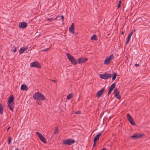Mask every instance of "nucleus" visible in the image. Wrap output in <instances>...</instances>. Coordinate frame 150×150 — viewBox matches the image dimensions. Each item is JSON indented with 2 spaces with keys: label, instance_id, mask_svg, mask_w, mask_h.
Instances as JSON below:
<instances>
[{
  "label": "nucleus",
  "instance_id": "nucleus-1",
  "mask_svg": "<svg viewBox=\"0 0 150 150\" xmlns=\"http://www.w3.org/2000/svg\"><path fill=\"white\" fill-rule=\"evenodd\" d=\"M33 97L35 100H37V103L39 105H41L42 103L41 101H43L46 99L44 95L39 92L35 93L33 94Z\"/></svg>",
  "mask_w": 150,
  "mask_h": 150
},
{
  "label": "nucleus",
  "instance_id": "nucleus-2",
  "mask_svg": "<svg viewBox=\"0 0 150 150\" xmlns=\"http://www.w3.org/2000/svg\"><path fill=\"white\" fill-rule=\"evenodd\" d=\"M67 55L69 60L72 64L74 65L76 64L77 62L73 57L68 53H67Z\"/></svg>",
  "mask_w": 150,
  "mask_h": 150
},
{
  "label": "nucleus",
  "instance_id": "nucleus-3",
  "mask_svg": "<svg viewBox=\"0 0 150 150\" xmlns=\"http://www.w3.org/2000/svg\"><path fill=\"white\" fill-rule=\"evenodd\" d=\"M75 142V141L74 139H69L64 140L63 141L64 144L69 145H71Z\"/></svg>",
  "mask_w": 150,
  "mask_h": 150
},
{
  "label": "nucleus",
  "instance_id": "nucleus-4",
  "mask_svg": "<svg viewBox=\"0 0 150 150\" xmlns=\"http://www.w3.org/2000/svg\"><path fill=\"white\" fill-rule=\"evenodd\" d=\"M112 76V74H107L105 73L104 74H100V77L104 79H107Z\"/></svg>",
  "mask_w": 150,
  "mask_h": 150
},
{
  "label": "nucleus",
  "instance_id": "nucleus-5",
  "mask_svg": "<svg viewBox=\"0 0 150 150\" xmlns=\"http://www.w3.org/2000/svg\"><path fill=\"white\" fill-rule=\"evenodd\" d=\"M127 116L128 120L130 124L133 125H135V123L134 122L133 118L130 115L129 113H128L127 115Z\"/></svg>",
  "mask_w": 150,
  "mask_h": 150
},
{
  "label": "nucleus",
  "instance_id": "nucleus-6",
  "mask_svg": "<svg viewBox=\"0 0 150 150\" xmlns=\"http://www.w3.org/2000/svg\"><path fill=\"white\" fill-rule=\"evenodd\" d=\"M127 116L128 120L130 124L133 125H135V123L134 122L133 118L130 115L129 113H128L127 115Z\"/></svg>",
  "mask_w": 150,
  "mask_h": 150
},
{
  "label": "nucleus",
  "instance_id": "nucleus-7",
  "mask_svg": "<svg viewBox=\"0 0 150 150\" xmlns=\"http://www.w3.org/2000/svg\"><path fill=\"white\" fill-rule=\"evenodd\" d=\"M36 134L37 135L38 137L43 142L46 144L47 143V142L45 139L44 137L42 135V134L38 132H36Z\"/></svg>",
  "mask_w": 150,
  "mask_h": 150
},
{
  "label": "nucleus",
  "instance_id": "nucleus-8",
  "mask_svg": "<svg viewBox=\"0 0 150 150\" xmlns=\"http://www.w3.org/2000/svg\"><path fill=\"white\" fill-rule=\"evenodd\" d=\"M30 66L32 67L40 68L41 66L40 64L37 61H35L31 63L30 64Z\"/></svg>",
  "mask_w": 150,
  "mask_h": 150
},
{
  "label": "nucleus",
  "instance_id": "nucleus-9",
  "mask_svg": "<svg viewBox=\"0 0 150 150\" xmlns=\"http://www.w3.org/2000/svg\"><path fill=\"white\" fill-rule=\"evenodd\" d=\"M27 23L24 22H21L18 25V27L20 28H25L27 26Z\"/></svg>",
  "mask_w": 150,
  "mask_h": 150
},
{
  "label": "nucleus",
  "instance_id": "nucleus-10",
  "mask_svg": "<svg viewBox=\"0 0 150 150\" xmlns=\"http://www.w3.org/2000/svg\"><path fill=\"white\" fill-rule=\"evenodd\" d=\"M115 84L114 83H112L111 86L109 87V90L108 93V95L109 96L113 90V89L115 88Z\"/></svg>",
  "mask_w": 150,
  "mask_h": 150
},
{
  "label": "nucleus",
  "instance_id": "nucleus-11",
  "mask_svg": "<svg viewBox=\"0 0 150 150\" xmlns=\"http://www.w3.org/2000/svg\"><path fill=\"white\" fill-rule=\"evenodd\" d=\"M88 60L87 58H79L78 60V62L79 64H81L85 62Z\"/></svg>",
  "mask_w": 150,
  "mask_h": 150
},
{
  "label": "nucleus",
  "instance_id": "nucleus-12",
  "mask_svg": "<svg viewBox=\"0 0 150 150\" xmlns=\"http://www.w3.org/2000/svg\"><path fill=\"white\" fill-rule=\"evenodd\" d=\"M143 135V134H136L131 137V138L133 139H136L142 137Z\"/></svg>",
  "mask_w": 150,
  "mask_h": 150
},
{
  "label": "nucleus",
  "instance_id": "nucleus-13",
  "mask_svg": "<svg viewBox=\"0 0 150 150\" xmlns=\"http://www.w3.org/2000/svg\"><path fill=\"white\" fill-rule=\"evenodd\" d=\"M69 30L70 33H73V34H75L74 32V23H73L70 27H69Z\"/></svg>",
  "mask_w": 150,
  "mask_h": 150
},
{
  "label": "nucleus",
  "instance_id": "nucleus-14",
  "mask_svg": "<svg viewBox=\"0 0 150 150\" xmlns=\"http://www.w3.org/2000/svg\"><path fill=\"white\" fill-rule=\"evenodd\" d=\"M8 105L10 109L12 112L13 111L14 108V103H8Z\"/></svg>",
  "mask_w": 150,
  "mask_h": 150
},
{
  "label": "nucleus",
  "instance_id": "nucleus-15",
  "mask_svg": "<svg viewBox=\"0 0 150 150\" xmlns=\"http://www.w3.org/2000/svg\"><path fill=\"white\" fill-rule=\"evenodd\" d=\"M104 91V89H102L98 91L96 93V96L97 97H100L103 94Z\"/></svg>",
  "mask_w": 150,
  "mask_h": 150
},
{
  "label": "nucleus",
  "instance_id": "nucleus-16",
  "mask_svg": "<svg viewBox=\"0 0 150 150\" xmlns=\"http://www.w3.org/2000/svg\"><path fill=\"white\" fill-rule=\"evenodd\" d=\"M21 89L23 91H27L28 90V88L26 85L22 84L21 87Z\"/></svg>",
  "mask_w": 150,
  "mask_h": 150
},
{
  "label": "nucleus",
  "instance_id": "nucleus-17",
  "mask_svg": "<svg viewBox=\"0 0 150 150\" xmlns=\"http://www.w3.org/2000/svg\"><path fill=\"white\" fill-rule=\"evenodd\" d=\"M28 49V47L26 46L25 48L21 47L19 50V52L20 54H22L24 52Z\"/></svg>",
  "mask_w": 150,
  "mask_h": 150
},
{
  "label": "nucleus",
  "instance_id": "nucleus-18",
  "mask_svg": "<svg viewBox=\"0 0 150 150\" xmlns=\"http://www.w3.org/2000/svg\"><path fill=\"white\" fill-rule=\"evenodd\" d=\"M101 135V133H99L98 134H97L95 136L94 139V143H95V142H96L99 139L100 136Z\"/></svg>",
  "mask_w": 150,
  "mask_h": 150
},
{
  "label": "nucleus",
  "instance_id": "nucleus-19",
  "mask_svg": "<svg viewBox=\"0 0 150 150\" xmlns=\"http://www.w3.org/2000/svg\"><path fill=\"white\" fill-rule=\"evenodd\" d=\"M4 112V109L3 106L0 103V114L1 115L3 114Z\"/></svg>",
  "mask_w": 150,
  "mask_h": 150
},
{
  "label": "nucleus",
  "instance_id": "nucleus-20",
  "mask_svg": "<svg viewBox=\"0 0 150 150\" xmlns=\"http://www.w3.org/2000/svg\"><path fill=\"white\" fill-rule=\"evenodd\" d=\"M110 61V60L107 58L104 61V63L105 64H108L109 63Z\"/></svg>",
  "mask_w": 150,
  "mask_h": 150
},
{
  "label": "nucleus",
  "instance_id": "nucleus-21",
  "mask_svg": "<svg viewBox=\"0 0 150 150\" xmlns=\"http://www.w3.org/2000/svg\"><path fill=\"white\" fill-rule=\"evenodd\" d=\"M131 35L129 34H128V37L127 39V41L126 42V44H128L129 41L130 40Z\"/></svg>",
  "mask_w": 150,
  "mask_h": 150
},
{
  "label": "nucleus",
  "instance_id": "nucleus-22",
  "mask_svg": "<svg viewBox=\"0 0 150 150\" xmlns=\"http://www.w3.org/2000/svg\"><path fill=\"white\" fill-rule=\"evenodd\" d=\"M14 98L13 96H12L8 99V103H13Z\"/></svg>",
  "mask_w": 150,
  "mask_h": 150
},
{
  "label": "nucleus",
  "instance_id": "nucleus-23",
  "mask_svg": "<svg viewBox=\"0 0 150 150\" xmlns=\"http://www.w3.org/2000/svg\"><path fill=\"white\" fill-rule=\"evenodd\" d=\"M73 93H70L67 97V99L68 100H69L73 96Z\"/></svg>",
  "mask_w": 150,
  "mask_h": 150
},
{
  "label": "nucleus",
  "instance_id": "nucleus-24",
  "mask_svg": "<svg viewBox=\"0 0 150 150\" xmlns=\"http://www.w3.org/2000/svg\"><path fill=\"white\" fill-rule=\"evenodd\" d=\"M91 39L92 40H96L97 38H96V35H93L91 38Z\"/></svg>",
  "mask_w": 150,
  "mask_h": 150
},
{
  "label": "nucleus",
  "instance_id": "nucleus-25",
  "mask_svg": "<svg viewBox=\"0 0 150 150\" xmlns=\"http://www.w3.org/2000/svg\"><path fill=\"white\" fill-rule=\"evenodd\" d=\"M114 95L117 94H120V92L118 91V89L117 88H116L114 90Z\"/></svg>",
  "mask_w": 150,
  "mask_h": 150
},
{
  "label": "nucleus",
  "instance_id": "nucleus-26",
  "mask_svg": "<svg viewBox=\"0 0 150 150\" xmlns=\"http://www.w3.org/2000/svg\"><path fill=\"white\" fill-rule=\"evenodd\" d=\"M117 75V74L116 73H115L114 74V75H113L112 78V80L113 81L115 80L116 77V76Z\"/></svg>",
  "mask_w": 150,
  "mask_h": 150
},
{
  "label": "nucleus",
  "instance_id": "nucleus-27",
  "mask_svg": "<svg viewBox=\"0 0 150 150\" xmlns=\"http://www.w3.org/2000/svg\"><path fill=\"white\" fill-rule=\"evenodd\" d=\"M119 94H117L115 95V97L118 99H120L121 98V97Z\"/></svg>",
  "mask_w": 150,
  "mask_h": 150
},
{
  "label": "nucleus",
  "instance_id": "nucleus-28",
  "mask_svg": "<svg viewBox=\"0 0 150 150\" xmlns=\"http://www.w3.org/2000/svg\"><path fill=\"white\" fill-rule=\"evenodd\" d=\"M114 56L113 54H112L110 55L108 57H107L110 61L111 60L113 57Z\"/></svg>",
  "mask_w": 150,
  "mask_h": 150
},
{
  "label": "nucleus",
  "instance_id": "nucleus-29",
  "mask_svg": "<svg viewBox=\"0 0 150 150\" xmlns=\"http://www.w3.org/2000/svg\"><path fill=\"white\" fill-rule=\"evenodd\" d=\"M58 128L57 127H56L55 128V129L54 130V134H57V133H58Z\"/></svg>",
  "mask_w": 150,
  "mask_h": 150
},
{
  "label": "nucleus",
  "instance_id": "nucleus-30",
  "mask_svg": "<svg viewBox=\"0 0 150 150\" xmlns=\"http://www.w3.org/2000/svg\"><path fill=\"white\" fill-rule=\"evenodd\" d=\"M54 19L52 18H49L47 19V20L48 21H53Z\"/></svg>",
  "mask_w": 150,
  "mask_h": 150
},
{
  "label": "nucleus",
  "instance_id": "nucleus-31",
  "mask_svg": "<svg viewBox=\"0 0 150 150\" xmlns=\"http://www.w3.org/2000/svg\"><path fill=\"white\" fill-rule=\"evenodd\" d=\"M11 140V137H9L8 140V144H10Z\"/></svg>",
  "mask_w": 150,
  "mask_h": 150
},
{
  "label": "nucleus",
  "instance_id": "nucleus-32",
  "mask_svg": "<svg viewBox=\"0 0 150 150\" xmlns=\"http://www.w3.org/2000/svg\"><path fill=\"white\" fill-rule=\"evenodd\" d=\"M50 48H47L46 49H44L42 50V52H45V51H47L50 49Z\"/></svg>",
  "mask_w": 150,
  "mask_h": 150
},
{
  "label": "nucleus",
  "instance_id": "nucleus-33",
  "mask_svg": "<svg viewBox=\"0 0 150 150\" xmlns=\"http://www.w3.org/2000/svg\"><path fill=\"white\" fill-rule=\"evenodd\" d=\"M121 3V0H120L119 1V4H118V6H117V8H118L120 7V6Z\"/></svg>",
  "mask_w": 150,
  "mask_h": 150
},
{
  "label": "nucleus",
  "instance_id": "nucleus-34",
  "mask_svg": "<svg viewBox=\"0 0 150 150\" xmlns=\"http://www.w3.org/2000/svg\"><path fill=\"white\" fill-rule=\"evenodd\" d=\"M81 111L79 110H78L76 112H75V113L76 114H79L80 113Z\"/></svg>",
  "mask_w": 150,
  "mask_h": 150
},
{
  "label": "nucleus",
  "instance_id": "nucleus-35",
  "mask_svg": "<svg viewBox=\"0 0 150 150\" xmlns=\"http://www.w3.org/2000/svg\"><path fill=\"white\" fill-rule=\"evenodd\" d=\"M17 51V48L16 47H15L14 49V50H13V52H16Z\"/></svg>",
  "mask_w": 150,
  "mask_h": 150
},
{
  "label": "nucleus",
  "instance_id": "nucleus-36",
  "mask_svg": "<svg viewBox=\"0 0 150 150\" xmlns=\"http://www.w3.org/2000/svg\"><path fill=\"white\" fill-rule=\"evenodd\" d=\"M61 19H62L63 21H64V16L63 15H62L61 16Z\"/></svg>",
  "mask_w": 150,
  "mask_h": 150
},
{
  "label": "nucleus",
  "instance_id": "nucleus-37",
  "mask_svg": "<svg viewBox=\"0 0 150 150\" xmlns=\"http://www.w3.org/2000/svg\"><path fill=\"white\" fill-rule=\"evenodd\" d=\"M133 32L132 31L129 34L130 35L132 36V34H133Z\"/></svg>",
  "mask_w": 150,
  "mask_h": 150
},
{
  "label": "nucleus",
  "instance_id": "nucleus-38",
  "mask_svg": "<svg viewBox=\"0 0 150 150\" xmlns=\"http://www.w3.org/2000/svg\"><path fill=\"white\" fill-rule=\"evenodd\" d=\"M96 142H95V143H94V141L93 145V147H95V146L96 145Z\"/></svg>",
  "mask_w": 150,
  "mask_h": 150
},
{
  "label": "nucleus",
  "instance_id": "nucleus-39",
  "mask_svg": "<svg viewBox=\"0 0 150 150\" xmlns=\"http://www.w3.org/2000/svg\"><path fill=\"white\" fill-rule=\"evenodd\" d=\"M135 66L136 67H138V66H139V65L138 64H135Z\"/></svg>",
  "mask_w": 150,
  "mask_h": 150
},
{
  "label": "nucleus",
  "instance_id": "nucleus-40",
  "mask_svg": "<svg viewBox=\"0 0 150 150\" xmlns=\"http://www.w3.org/2000/svg\"><path fill=\"white\" fill-rule=\"evenodd\" d=\"M11 127H8L7 130V131H8L9 130V129Z\"/></svg>",
  "mask_w": 150,
  "mask_h": 150
},
{
  "label": "nucleus",
  "instance_id": "nucleus-41",
  "mask_svg": "<svg viewBox=\"0 0 150 150\" xmlns=\"http://www.w3.org/2000/svg\"><path fill=\"white\" fill-rule=\"evenodd\" d=\"M101 150H107L105 148H103Z\"/></svg>",
  "mask_w": 150,
  "mask_h": 150
},
{
  "label": "nucleus",
  "instance_id": "nucleus-42",
  "mask_svg": "<svg viewBox=\"0 0 150 150\" xmlns=\"http://www.w3.org/2000/svg\"><path fill=\"white\" fill-rule=\"evenodd\" d=\"M124 32L123 31H122L121 33V34L122 35H123L124 34Z\"/></svg>",
  "mask_w": 150,
  "mask_h": 150
},
{
  "label": "nucleus",
  "instance_id": "nucleus-43",
  "mask_svg": "<svg viewBox=\"0 0 150 150\" xmlns=\"http://www.w3.org/2000/svg\"><path fill=\"white\" fill-rule=\"evenodd\" d=\"M15 150H19L18 148H16Z\"/></svg>",
  "mask_w": 150,
  "mask_h": 150
},
{
  "label": "nucleus",
  "instance_id": "nucleus-44",
  "mask_svg": "<svg viewBox=\"0 0 150 150\" xmlns=\"http://www.w3.org/2000/svg\"><path fill=\"white\" fill-rule=\"evenodd\" d=\"M57 17H58V16H57L55 18H54V20H56V19L57 18Z\"/></svg>",
  "mask_w": 150,
  "mask_h": 150
},
{
  "label": "nucleus",
  "instance_id": "nucleus-45",
  "mask_svg": "<svg viewBox=\"0 0 150 150\" xmlns=\"http://www.w3.org/2000/svg\"><path fill=\"white\" fill-rule=\"evenodd\" d=\"M135 31V30H134L132 31L133 32V33H134Z\"/></svg>",
  "mask_w": 150,
  "mask_h": 150
}]
</instances>
